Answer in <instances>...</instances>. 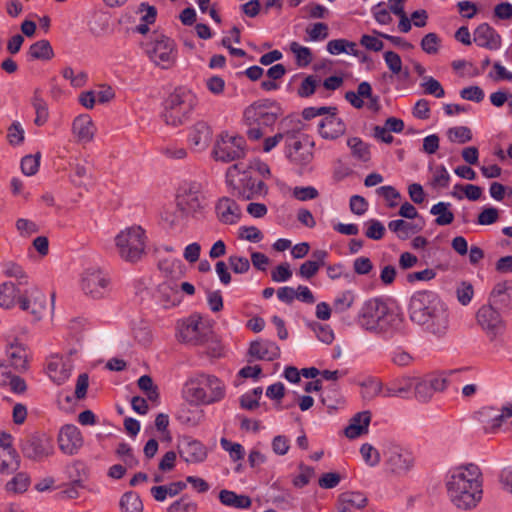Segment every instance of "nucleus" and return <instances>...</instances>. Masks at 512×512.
<instances>
[{"label": "nucleus", "mask_w": 512, "mask_h": 512, "mask_svg": "<svg viewBox=\"0 0 512 512\" xmlns=\"http://www.w3.org/2000/svg\"><path fill=\"white\" fill-rule=\"evenodd\" d=\"M22 452L27 458L41 460L52 455L53 445L46 437L30 436L23 441Z\"/></svg>", "instance_id": "22"}, {"label": "nucleus", "mask_w": 512, "mask_h": 512, "mask_svg": "<svg viewBox=\"0 0 512 512\" xmlns=\"http://www.w3.org/2000/svg\"><path fill=\"white\" fill-rule=\"evenodd\" d=\"M365 225L367 226L365 235L369 239L380 240L385 234L384 225L377 219L368 220Z\"/></svg>", "instance_id": "62"}, {"label": "nucleus", "mask_w": 512, "mask_h": 512, "mask_svg": "<svg viewBox=\"0 0 512 512\" xmlns=\"http://www.w3.org/2000/svg\"><path fill=\"white\" fill-rule=\"evenodd\" d=\"M196 510L197 505L185 497L173 502L168 508V512H196Z\"/></svg>", "instance_id": "64"}, {"label": "nucleus", "mask_w": 512, "mask_h": 512, "mask_svg": "<svg viewBox=\"0 0 512 512\" xmlns=\"http://www.w3.org/2000/svg\"><path fill=\"white\" fill-rule=\"evenodd\" d=\"M19 306L23 311L29 312L35 321L42 319L49 311L45 294L37 287L27 289L19 296Z\"/></svg>", "instance_id": "18"}, {"label": "nucleus", "mask_w": 512, "mask_h": 512, "mask_svg": "<svg viewBox=\"0 0 512 512\" xmlns=\"http://www.w3.org/2000/svg\"><path fill=\"white\" fill-rule=\"evenodd\" d=\"M388 228L401 240H406L412 234L419 231V229H416L415 225L402 219L390 221L388 223Z\"/></svg>", "instance_id": "43"}, {"label": "nucleus", "mask_w": 512, "mask_h": 512, "mask_svg": "<svg viewBox=\"0 0 512 512\" xmlns=\"http://www.w3.org/2000/svg\"><path fill=\"white\" fill-rule=\"evenodd\" d=\"M414 376H402L385 385L384 397L406 398L413 389Z\"/></svg>", "instance_id": "32"}, {"label": "nucleus", "mask_w": 512, "mask_h": 512, "mask_svg": "<svg viewBox=\"0 0 512 512\" xmlns=\"http://www.w3.org/2000/svg\"><path fill=\"white\" fill-rule=\"evenodd\" d=\"M319 134L329 140L337 139L342 136L346 131V126L342 119L336 116L335 113H331L322 119L318 124Z\"/></svg>", "instance_id": "27"}, {"label": "nucleus", "mask_w": 512, "mask_h": 512, "mask_svg": "<svg viewBox=\"0 0 512 512\" xmlns=\"http://www.w3.org/2000/svg\"><path fill=\"white\" fill-rule=\"evenodd\" d=\"M279 116V107L273 101H258L244 111V120L249 126H272Z\"/></svg>", "instance_id": "10"}, {"label": "nucleus", "mask_w": 512, "mask_h": 512, "mask_svg": "<svg viewBox=\"0 0 512 512\" xmlns=\"http://www.w3.org/2000/svg\"><path fill=\"white\" fill-rule=\"evenodd\" d=\"M290 51L294 54L298 66L306 67L312 62L313 58L310 48L293 41L290 43Z\"/></svg>", "instance_id": "49"}, {"label": "nucleus", "mask_w": 512, "mask_h": 512, "mask_svg": "<svg viewBox=\"0 0 512 512\" xmlns=\"http://www.w3.org/2000/svg\"><path fill=\"white\" fill-rule=\"evenodd\" d=\"M62 76L69 80L73 87H83L88 79V75L84 71H74L71 67H66L62 71Z\"/></svg>", "instance_id": "57"}, {"label": "nucleus", "mask_w": 512, "mask_h": 512, "mask_svg": "<svg viewBox=\"0 0 512 512\" xmlns=\"http://www.w3.org/2000/svg\"><path fill=\"white\" fill-rule=\"evenodd\" d=\"M409 318L425 332L437 337L444 336L450 323L446 303L432 291L413 294L409 303Z\"/></svg>", "instance_id": "2"}, {"label": "nucleus", "mask_w": 512, "mask_h": 512, "mask_svg": "<svg viewBox=\"0 0 512 512\" xmlns=\"http://www.w3.org/2000/svg\"><path fill=\"white\" fill-rule=\"evenodd\" d=\"M314 476L315 471L312 467L300 464L299 474L293 478L292 483L296 488H303L310 483Z\"/></svg>", "instance_id": "55"}, {"label": "nucleus", "mask_w": 512, "mask_h": 512, "mask_svg": "<svg viewBox=\"0 0 512 512\" xmlns=\"http://www.w3.org/2000/svg\"><path fill=\"white\" fill-rule=\"evenodd\" d=\"M72 132L80 142L88 143L93 140L96 128L89 115H80L73 121Z\"/></svg>", "instance_id": "33"}, {"label": "nucleus", "mask_w": 512, "mask_h": 512, "mask_svg": "<svg viewBox=\"0 0 512 512\" xmlns=\"http://www.w3.org/2000/svg\"><path fill=\"white\" fill-rule=\"evenodd\" d=\"M446 134L452 143L465 144L472 139V132L467 126L449 128Z\"/></svg>", "instance_id": "50"}, {"label": "nucleus", "mask_w": 512, "mask_h": 512, "mask_svg": "<svg viewBox=\"0 0 512 512\" xmlns=\"http://www.w3.org/2000/svg\"><path fill=\"white\" fill-rule=\"evenodd\" d=\"M149 58L158 66L167 69L176 59L174 42L165 36H157L147 47Z\"/></svg>", "instance_id": "16"}, {"label": "nucleus", "mask_w": 512, "mask_h": 512, "mask_svg": "<svg viewBox=\"0 0 512 512\" xmlns=\"http://www.w3.org/2000/svg\"><path fill=\"white\" fill-rule=\"evenodd\" d=\"M421 86L424 88V93L427 95H433L436 98H442L445 95V91L440 82L431 76H424Z\"/></svg>", "instance_id": "53"}, {"label": "nucleus", "mask_w": 512, "mask_h": 512, "mask_svg": "<svg viewBox=\"0 0 512 512\" xmlns=\"http://www.w3.org/2000/svg\"><path fill=\"white\" fill-rule=\"evenodd\" d=\"M384 463L387 470L397 476L407 474L413 467L412 454L394 442H386L383 447Z\"/></svg>", "instance_id": "9"}, {"label": "nucleus", "mask_w": 512, "mask_h": 512, "mask_svg": "<svg viewBox=\"0 0 512 512\" xmlns=\"http://www.w3.org/2000/svg\"><path fill=\"white\" fill-rule=\"evenodd\" d=\"M221 447L229 453L232 461H239L244 458V448L240 443H234L226 438L220 440Z\"/></svg>", "instance_id": "60"}, {"label": "nucleus", "mask_w": 512, "mask_h": 512, "mask_svg": "<svg viewBox=\"0 0 512 512\" xmlns=\"http://www.w3.org/2000/svg\"><path fill=\"white\" fill-rule=\"evenodd\" d=\"M500 218V211L492 206L483 207L477 217L478 225H492L496 223Z\"/></svg>", "instance_id": "58"}, {"label": "nucleus", "mask_w": 512, "mask_h": 512, "mask_svg": "<svg viewBox=\"0 0 512 512\" xmlns=\"http://www.w3.org/2000/svg\"><path fill=\"white\" fill-rule=\"evenodd\" d=\"M17 288L11 282H5L0 286V306L9 309L14 306Z\"/></svg>", "instance_id": "47"}, {"label": "nucleus", "mask_w": 512, "mask_h": 512, "mask_svg": "<svg viewBox=\"0 0 512 512\" xmlns=\"http://www.w3.org/2000/svg\"><path fill=\"white\" fill-rule=\"evenodd\" d=\"M371 96V85L364 81L357 87V92L348 91L345 94V99L355 108L360 109L364 105V97Z\"/></svg>", "instance_id": "40"}, {"label": "nucleus", "mask_w": 512, "mask_h": 512, "mask_svg": "<svg viewBox=\"0 0 512 512\" xmlns=\"http://www.w3.org/2000/svg\"><path fill=\"white\" fill-rule=\"evenodd\" d=\"M455 292L458 302L463 306H467L474 296L473 285L467 281L460 282L457 285Z\"/></svg>", "instance_id": "51"}, {"label": "nucleus", "mask_w": 512, "mask_h": 512, "mask_svg": "<svg viewBox=\"0 0 512 512\" xmlns=\"http://www.w3.org/2000/svg\"><path fill=\"white\" fill-rule=\"evenodd\" d=\"M473 41L480 47L498 50L501 47V36L487 23L480 24L474 31Z\"/></svg>", "instance_id": "26"}, {"label": "nucleus", "mask_w": 512, "mask_h": 512, "mask_svg": "<svg viewBox=\"0 0 512 512\" xmlns=\"http://www.w3.org/2000/svg\"><path fill=\"white\" fill-rule=\"evenodd\" d=\"M494 307H512V285L508 282H499L492 289L489 296V303Z\"/></svg>", "instance_id": "34"}, {"label": "nucleus", "mask_w": 512, "mask_h": 512, "mask_svg": "<svg viewBox=\"0 0 512 512\" xmlns=\"http://www.w3.org/2000/svg\"><path fill=\"white\" fill-rule=\"evenodd\" d=\"M147 237L144 229L132 225L122 229L115 236L118 255L126 262L136 263L145 255Z\"/></svg>", "instance_id": "7"}, {"label": "nucleus", "mask_w": 512, "mask_h": 512, "mask_svg": "<svg viewBox=\"0 0 512 512\" xmlns=\"http://www.w3.org/2000/svg\"><path fill=\"white\" fill-rule=\"evenodd\" d=\"M368 499L361 492H344L337 502V512H355L367 506Z\"/></svg>", "instance_id": "30"}, {"label": "nucleus", "mask_w": 512, "mask_h": 512, "mask_svg": "<svg viewBox=\"0 0 512 512\" xmlns=\"http://www.w3.org/2000/svg\"><path fill=\"white\" fill-rule=\"evenodd\" d=\"M215 214L219 222L225 225L236 224L242 215L240 206L229 197H221L215 204Z\"/></svg>", "instance_id": "23"}, {"label": "nucleus", "mask_w": 512, "mask_h": 512, "mask_svg": "<svg viewBox=\"0 0 512 512\" xmlns=\"http://www.w3.org/2000/svg\"><path fill=\"white\" fill-rule=\"evenodd\" d=\"M430 213L436 216L435 223L439 226L449 225L454 221V214L451 211V203L438 202L434 204Z\"/></svg>", "instance_id": "39"}, {"label": "nucleus", "mask_w": 512, "mask_h": 512, "mask_svg": "<svg viewBox=\"0 0 512 512\" xmlns=\"http://www.w3.org/2000/svg\"><path fill=\"white\" fill-rule=\"evenodd\" d=\"M244 147L245 140L242 137L222 133L216 140L212 153L217 161L231 162L244 156Z\"/></svg>", "instance_id": "13"}, {"label": "nucleus", "mask_w": 512, "mask_h": 512, "mask_svg": "<svg viewBox=\"0 0 512 512\" xmlns=\"http://www.w3.org/2000/svg\"><path fill=\"white\" fill-rule=\"evenodd\" d=\"M20 467V458L16 450L0 448V473L11 474Z\"/></svg>", "instance_id": "36"}, {"label": "nucleus", "mask_w": 512, "mask_h": 512, "mask_svg": "<svg viewBox=\"0 0 512 512\" xmlns=\"http://www.w3.org/2000/svg\"><path fill=\"white\" fill-rule=\"evenodd\" d=\"M30 485V478L26 473L20 472L16 474L10 481L6 483L5 489L9 493H23Z\"/></svg>", "instance_id": "48"}, {"label": "nucleus", "mask_w": 512, "mask_h": 512, "mask_svg": "<svg viewBox=\"0 0 512 512\" xmlns=\"http://www.w3.org/2000/svg\"><path fill=\"white\" fill-rule=\"evenodd\" d=\"M347 145L351 150V153L354 158L359 161L367 162L370 160L371 153L369 149V145L363 142L358 137H352L347 140Z\"/></svg>", "instance_id": "42"}, {"label": "nucleus", "mask_w": 512, "mask_h": 512, "mask_svg": "<svg viewBox=\"0 0 512 512\" xmlns=\"http://www.w3.org/2000/svg\"><path fill=\"white\" fill-rule=\"evenodd\" d=\"M181 342L198 346L206 343L211 335V328L200 315L193 314L180 321L177 326Z\"/></svg>", "instance_id": "8"}, {"label": "nucleus", "mask_w": 512, "mask_h": 512, "mask_svg": "<svg viewBox=\"0 0 512 512\" xmlns=\"http://www.w3.org/2000/svg\"><path fill=\"white\" fill-rule=\"evenodd\" d=\"M430 185L434 189L447 188L450 183V174L443 165L430 166Z\"/></svg>", "instance_id": "41"}, {"label": "nucleus", "mask_w": 512, "mask_h": 512, "mask_svg": "<svg viewBox=\"0 0 512 512\" xmlns=\"http://www.w3.org/2000/svg\"><path fill=\"white\" fill-rule=\"evenodd\" d=\"M160 153L168 159L182 160L187 156V150L180 145L169 143L159 148Z\"/></svg>", "instance_id": "52"}, {"label": "nucleus", "mask_w": 512, "mask_h": 512, "mask_svg": "<svg viewBox=\"0 0 512 512\" xmlns=\"http://www.w3.org/2000/svg\"><path fill=\"white\" fill-rule=\"evenodd\" d=\"M476 322L490 341L501 337L506 328L503 317L492 304L482 305L478 309Z\"/></svg>", "instance_id": "11"}, {"label": "nucleus", "mask_w": 512, "mask_h": 512, "mask_svg": "<svg viewBox=\"0 0 512 512\" xmlns=\"http://www.w3.org/2000/svg\"><path fill=\"white\" fill-rule=\"evenodd\" d=\"M225 382L212 374L201 373L188 380L184 387L186 398L199 405H212L226 397Z\"/></svg>", "instance_id": "4"}, {"label": "nucleus", "mask_w": 512, "mask_h": 512, "mask_svg": "<svg viewBox=\"0 0 512 512\" xmlns=\"http://www.w3.org/2000/svg\"><path fill=\"white\" fill-rule=\"evenodd\" d=\"M41 154L38 152L34 155H26L21 160V170L27 176L37 173L40 165Z\"/></svg>", "instance_id": "56"}, {"label": "nucleus", "mask_w": 512, "mask_h": 512, "mask_svg": "<svg viewBox=\"0 0 512 512\" xmlns=\"http://www.w3.org/2000/svg\"><path fill=\"white\" fill-rule=\"evenodd\" d=\"M74 363L71 355L54 354L48 357L46 373L51 381L57 385L64 384L71 376Z\"/></svg>", "instance_id": "19"}, {"label": "nucleus", "mask_w": 512, "mask_h": 512, "mask_svg": "<svg viewBox=\"0 0 512 512\" xmlns=\"http://www.w3.org/2000/svg\"><path fill=\"white\" fill-rule=\"evenodd\" d=\"M31 104L35 110V120L34 123L37 126H43L49 118V111L47 102L42 98L41 92L39 89L34 91Z\"/></svg>", "instance_id": "38"}, {"label": "nucleus", "mask_w": 512, "mask_h": 512, "mask_svg": "<svg viewBox=\"0 0 512 512\" xmlns=\"http://www.w3.org/2000/svg\"><path fill=\"white\" fill-rule=\"evenodd\" d=\"M384 389L385 385L376 378H368L362 383V395L365 399L384 397Z\"/></svg>", "instance_id": "44"}, {"label": "nucleus", "mask_w": 512, "mask_h": 512, "mask_svg": "<svg viewBox=\"0 0 512 512\" xmlns=\"http://www.w3.org/2000/svg\"><path fill=\"white\" fill-rule=\"evenodd\" d=\"M0 385L7 387L15 394H23L27 390L26 381L11 372L5 361L0 360Z\"/></svg>", "instance_id": "29"}, {"label": "nucleus", "mask_w": 512, "mask_h": 512, "mask_svg": "<svg viewBox=\"0 0 512 512\" xmlns=\"http://www.w3.org/2000/svg\"><path fill=\"white\" fill-rule=\"evenodd\" d=\"M197 102L191 90L184 87L175 89L164 102V122L173 127L183 125L190 118Z\"/></svg>", "instance_id": "6"}, {"label": "nucleus", "mask_w": 512, "mask_h": 512, "mask_svg": "<svg viewBox=\"0 0 512 512\" xmlns=\"http://www.w3.org/2000/svg\"><path fill=\"white\" fill-rule=\"evenodd\" d=\"M180 457L187 463H200L207 458L205 446L198 440L184 437L178 443Z\"/></svg>", "instance_id": "24"}, {"label": "nucleus", "mask_w": 512, "mask_h": 512, "mask_svg": "<svg viewBox=\"0 0 512 512\" xmlns=\"http://www.w3.org/2000/svg\"><path fill=\"white\" fill-rule=\"evenodd\" d=\"M280 347L268 339H257L250 343L248 355L261 361H274L280 357Z\"/></svg>", "instance_id": "25"}, {"label": "nucleus", "mask_w": 512, "mask_h": 512, "mask_svg": "<svg viewBox=\"0 0 512 512\" xmlns=\"http://www.w3.org/2000/svg\"><path fill=\"white\" fill-rule=\"evenodd\" d=\"M319 84V79L315 75H309L303 79L301 82L297 94L301 98H307L314 94L317 86Z\"/></svg>", "instance_id": "59"}, {"label": "nucleus", "mask_w": 512, "mask_h": 512, "mask_svg": "<svg viewBox=\"0 0 512 512\" xmlns=\"http://www.w3.org/2000/svg\"><path fill=\"white\" fill-rule=\"evenodd\" d=\"M446 387L447 379L441 374L414 376V396L420 402L426 403L430 401L434 393L442 392Z\"/></svg>", "instance_id": "15"}, {"label": "nucleus", "mask_w": 512, "mask_h": 512, "mask_svg": "<svg viewBox=\"0 0 512 512\" xmlns=\"http://www.w3.org/2000/svg\"><path fill=\"white\" fill-rule=\"evenodd\" d=\"M306 33V41L316 42L325 40L329 35L328 25L322 22L315 23L312 26L307 27Z\"/></svg>", "instance_id": "54"}, {"label": "nucleus", "mask_w": 512, "mask_h": 512, "mask_svg": "<svg viewBox=\"0 0 512 512\" xmlns=\"http://www.w3.org/2000/svg\"><path fill=\"white\" fill-rule=\"evenodd\" d=\"M357 294L353 290H343L337 293L333 302L332 309L335 313H344L354 305Z\"/></svg>", "instance_id": "37"}, {"label": "nucleus", "mask_w": 512, "mask_h": 512, "mask_svg": "<svg viewBox=\"0 0 512 512\" xmlns=\"http://www.w3.org/2000/svg\"><path fill=\"white\" fill-rule=\"evenodd\" d=\"M15 226L19 235L22 237H30L39 230L38 225L34 221L26 218L17 219Z\"/></svg>", "instance_id": "63"}, {"label": "nucleus", "mask_w": 512, "mask_h": 512, "mask_svg": "<svg viewBox=\"0 0 512 512\" xmlns=\"http://www.w3.org/2000/svg\"><path fill=\"white\" fill-rule=\"evenodd\" d=\"M29 56L31 59L49 60L53 57V49L46 40H40L30 46Z\"/></svg>", "instance_id": "46"}, {"label": "nucleus", "mask_w": 512, "mask_h": 512, "mask_svg": "<svg viewBox=\"0 0 512 512\" xmlns=\"http://www.w3.org/2000/svg\"><path fill=\"white\" fill-rule=\"evenodd\" d=\"M5 354L9 361L8 367L18 372H25L29 368V353L27 347L18 339L8 340Z\"/></svg>", "instance_id": "21"}, {"label": "nucleus", "mask_w": 512, "mask_h": 512, "mask_svg": "<svg viewBox=\"0 0 512 512\" xmlns=\"http://www.w3.org/2000/svg\"><path fill=\"white\" fill-rule=\"evenodd\" d=\"M220 502L228 507L247 509L251 506V499L246 495H238L234 491L223 489L219 492Z\"/></svg>", "instance_id": "35"}, {"label": "nucleus", "mask_w": 512, "mask_h": 512, "mask_svg": "<svg viewBox=\"0 0 512 512\" xmlns=\"http://www.w3.org/2000/svg\"><path fill=\"white\" fill-rule=\"evenodd\" d=\"M226 184L232 194L243 200H250L266 192L265 183L252 176L250 169L243 163L230 166L226 172Z\"/></svg>", "instance_id": "5"}, {"label": "nucleus", "mask_w": 512, "mask_h": 512, "mask_svg": "<svg viewBox=\"0 0 512 512\" xmlns=\"http://www.w3.org/2000/svg\"><path fill=\"white\" fill-rule=\"evenodd\" d=\"M178 206L187 213H196L206 206L202 185L198 182L186 183L178 195Z\"/></svg>", "instance_id": "17"}, {"label": "nucleus", "mask_w": 512, "mask_h": 512, "mask_svg": "<svg viewBox=\"0 0 512 512\" xmlns=\"http://www.w3.org/2000/svg\"><path fill=\"white\" fill-rule=\"evenodd\" d=\"M120 509L122 512H142L143 504L138 494L126 492L120 499Z\"/></svg>", "instance_id": "45"}, {"label": "nucleus", "mask_w": 512, "mask_h": 512, "mask_svg": "<svg viewBox=\"0 0 512 512\" xmlns=\"http://www.w3.org/2000/svg\"><path fill=\"white\" fill-rule=\"evenodd\" d=\"M371 421L370 411L356 413L344 430V434L349 439H355L368 433V427Z\"/></svg>", "instance_id": "31"}, {"label": "nucleus", "mask_w": 512, "mask_h": 512, "mask_svg": "<svg viewBox=\"0 0 512 512\" xmlns=\"http://www.w3.org/2000/svg\"><path fill=\"white\" fill-rule=\"evenodd\" d=\"M360 453L369 466L374 467L380 463V453L372 445L368 443L363 444L360 448Z\"/></svg>", "instance_id": "61"}, {"label": "nucleus", "mask_w": 512, "mask_h": 512, "mask_svg": "<svg viewBox=\"0 0 512 512\" xmlns=\"http://www.w3.org/2000/svg\"><path fill=\"white\" fill-rule=\"evenodd\" d=\"M110 277L100 269H88L83 273L81 288L94 299H101L110 292Z\"/></svg>", "instance_id": "14"}, {"label": "nucleus", "mask_w": 512, "mask_h": 512, "mask_svg": "<svg viewBox=\"0 0 512 512\" xmlns=\"http://www.w3.org/2000/svg\"><path fill=\"white\" fill-rule=\"evenodd\" d=\"M83 436L79 428L73 424L64 425L58 434L59 449L66 455L72 456L83 446Z\"/></svg>", "instance_id": "20"}, {"label": "nucleus", "mask_w": 512, "mask_h": 512, "mask_svg": "<svg viewBox=\"0 0 512 512\" xmlns=\"http://www.w3.org/2000/svg\"><path fill=\"white\" fill-rule=\"evenodd\" d=\"M357 324L371 334L389 338L402 331L404 317L392 302L372 298L364 302L360 308Z\"/></svg>", "instance_id": "3"}, {"label": "nucleus", "mask_w": 512, "mask_h": 512, "mask_svg": "<svg viewBox=\"0 0 512 512\" xmlns=\"http://www.w3.org/2000/svg\"><path fill=\"white\" fill-rule=\"evenodd\" d=\"M445 488L450 502L459 510L469 511L482 500V473L475 464L451 468L445 477Z\"/></svg>", "instance_id": "1"}, {"label": "nucleus", "mask_w": 512, "mask_h": 512, "mask_svg": "<svg viewBox=\"0 0 512 512\" xmlns=\"http://www.w3.org/2000/svg\"><path fill=\"white\" fill-rule=\"evenodd\" d=\"M286 156L300 166L309 164L313 159L312 144L306 136L295 131L285 133Z\"/></svg>", "instance_id": "12"}, {"label": "nucleus", "mask_w": 512, "mask_h": 512, "mask_svg": "<svg viewBox=\"0 0 512 512\" xmlns=\"http://www.w3.org/2000/svg\"><path fill=\"white\" fill-rule=\"evenodd\" d=\"M212 139V129L204 121L196 122L190 129L188 140L196 150L206 149Z\"/></svg>", "instance_id": "28"}]
</instances>
